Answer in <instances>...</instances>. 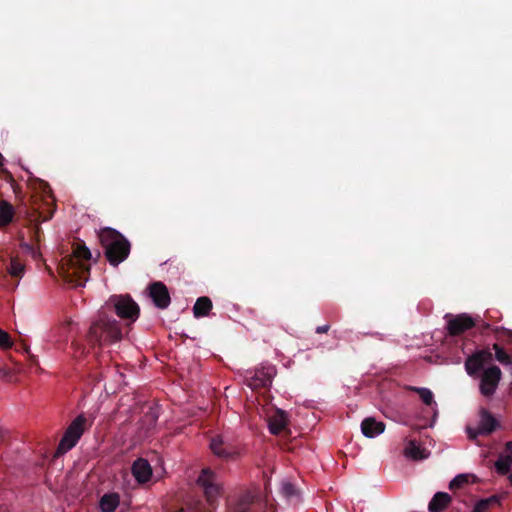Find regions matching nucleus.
<instances>
[{
	"label": "nucleus",
	"instance_id": "nucleus-1",
	"mask_svg": "<svg viewBox=\"0 0 512 512\" xmlns=\"http://www.w3.org/2000/svg\"><path fill=\"white\" fill-rule=\"evenodd\" d=\"M122 331L119 322L105 314L92 322L86 334V343L92 349H100L103 346L120 341Z\"/></svg>",
	"mask_w": 512,
	"mask_h": 512
},
{
	"label": "nucleus",
	"instance_id": "nucleus-2",
	"mask_svg": "<svg viewBox=\"0 0 512 512\" xmlns=\"http://www.w3.org/2000/svg\"><path fill=\"white\" fill-rule=\"evenodd\" d=\"M98 237L104 249V255L111 266L117 267L129 257L131 243L117 230L110 227L102 228Z\"/></svg>",
	"mask_w": 512,
	"mask_h": 512
},
{
	"label": "nucleus",
	"instance_id": "nucleus-3",
	"mask_svg": "<svg viewBox=\"0 0 512 512\" xmlns=\"http://www.w3.org/2000/svg\"><path fill=\"white\" fill-rule=\"evenodd\" d=\"M90 258L91 252L86 245L83 242L76 243L72 255L62 259L61 268L66 280L77 286L83 285L90 274V266L83 263V260Z\"/></svg>",
	"mask_w": 512,
	"mask_h": 512
},
{
	"label": "nucleus",
	"instance_id": "nucleus-4",
	"mask_svg": "<svg viewBox=\"0 0 512 512\" xmlns=\"http://www.w3.org/2000/svg\"><path fill=\"white\" fill-rule=\"evenodd\" d=\"M108 308H112L116 315L129 323L135 322L140 314L139 305L129 294L112 295L106 302Z\"/></svg>",
	"mask_w": 512,
	"mask_h": 512
},
{
	"label": "nucleus",
	"instance_id": "nucleus-5",
	"mask_svg": "<svg viewBox=\"0 0 512 512\" xmlns=\"http://www.w3.org/2000/svg\"><path fill=\"white\" fill-rule=\"evenodd\" d=\"M86 429L87 418L83 414H80L69 424L65 430L58 445L56 455H63L75 447Z\"/></svg>",
	"mask_w": 512,
	"mask_h": 512
},
{
	"label": "nucleus",
	"instance_id": "nucleus-6",
	"mask_svg": "<svg viewBox=\"0 0 512 512\" xmlns=\"http://www.w3.org/2000/svg\"><path fill=\"white\" fill-rule=\"evenodd\" d=\"M216 479V474L210 468L203 469L197 479V483L202 487L206 500L211 508H215L217 498L221 493V486L217 483Z\"/></svg>",
	"mask_w": 512,
	"mask_h": 512
},
{
	"label": "nucleus",
	"instance_id": "nucleus-7",
	"mask_svg": "<svg viewBox=\"0 0 512 512\" xmlns=\"http://www.w3.org/2000/svg\"><path fill=\"white\" fill-rule=\"evenodd\" d=\"M444 318L447 320L446 329L450 336H459L475 327L477 323V319L467 313H461L455 316L446 314Z\"/></svg>",
	"mask_w": 512,
	"mask_h": 512
},
{
	"label": "nucleus",
	"instance_id": "nucleus-8",
	"mask_svg": "<svg viewBox=\"0 0 512 512\" xmlns=\"http://www.w3.org/2000/svg\"><path fill=\"white\" fill-rule=\"evenodd\" d=\"M502 378L501 369L492 365L483 370L480 378L479 389L483 396L491 397L496 392Z\"/></svg>",
	"mask_w": 512,
	"mask_h": 512
},
{
	"label": "nucleus",
	"instance_id": "nucleus-9",
	"mask_svg": "<svg viewBox=\"0 0 512 512\" xmlns=\"http://www.w3.org/2000/svg\"><path fill=\"white\" fill-rule=\"evenodd\" d=\"M499 427L498 420L486 408L479 411V423L476 429L467 428L468 437L470 439L477 438L478 435H489Z\"/></svg>",
	"mask_w": 512,
	"mask_h": 512
},
{
	"label": "nucleus",
	"instance_id": "nucleus-10",
	"mask_svg": "<svg viewBox=\"0 0 512 512\" xmlns=\"http://www.w3.org/2000/svg\"><path fill=\"white\" fill-rule=\"evenodd\" d=\"M493 354L489 349L477 350L465 360L464 366L466 373L471 377L479 375L485 364L492 361Z\"/></svg>",
	"mask_w": 512,
	"mask_h": 512
},
{
	"label": "nucleus",
	"instance_id": "nucleus-11",
	"mask_svg": "<svg viewBox=\"0 0 512 512\" xmlns=\"http://www.w3.org/2000/svg\"><path fill=\"white\" fill-rule=\"evenodd\" d=\"M273 375V367H261L255 369L253 372H248L245 380L247 385L252 389L267 388L272 383Z\"/></svg>",
	"mask_w": 512,
	"mask_h": 512
},
{
	"label": "nucleus",
	"instance_id": "nucleus-12",
	"mask_svg": "<svg viewBox=\"0 0 512 512\" xmlns=\"http://www.w3.org/2000/svg\"><path fill=\"white\" fill-rule=\"evenodd\" d=\"M149 297L159 309H166L171 302L170 294L166 285L160 281L149 285Z\"/></svg>",
	"mask_w": 512,
	"mask_h": 512
},
{
	"label": "nucleus",
	"instance_id": "nucleus-13",
	"mask_svg": "<svg viewBox=\"0 0 512 512\" xmlns=\"http://www.w3.org/2000/svg\"><path fill=\"white\" fill-rule=\"evenodd\" d=\"M210 449L215 456L224 460L232 459L236 455L234 446L224 442L220 435L212 437Z\"/></svg>",
	"mask_w": 512,
	"mask_h": 512
},
{
	"label": "nucleus",
	"instance_id": "nucleus-14",
	"mask_svg": "<svg viewBox=\"0 0 512 512\" xmlns=\"http://www.w3.org/2000/svg\"><path fill=\"white\" fill-rule=\"evenodd\" d=\"M131 471L139 483L148 482L152 476L151 465L144 458H137L132 464Z\"/></svg>",
	"mask_w": 512,
	"mask_h": 512
},
{
	"label": "nucleus",
	"instance_id": "nucleus-15",
	"mask_svg": "<svg viewBox=\"0 0 512 512\" xmlns=\"http://www.w3.org/2000/svg\"><path fill=\"white\" fill-rule=\"evenodd\" d=\"M230 512H259V509L255 505L254 496L246 492L239 497L236 504L231 507Z\"/></svg>",
	"mask_w": 512,
	"mask_h": 512
},
{
	"label": "nucleus",
	"instance_id": "nucleus-16",
	"mask_svg": "<svg viewBox=\"0 0 512 512\" xmlns=\"http://www.w3.org/2000/svg\"><path fill=\"white\" fill-rule=\"evenodd\" d=\"M362 433L369 438H373L385 430V424L381 421H376L372 417L365 418L361 423Z\"/></svg>",
	"mask_w": 512,
	"mask_h": 512
},
{
	"label": "nucleus",
	"instance_id": "nucleus-17",
	"mask_svg": "<svg viewBox=\"0 0 512 512\" xmlns=\"http://www.w3.org/2000/svg\"><path fill=\"white\" fill-rule=\"evenodd\" d=\"M288 425V418L285 411L278 409L269 419V430L273 435H279Z\"/></svg>",
	"mask_w": 512,
	"mask_h": 512
},
{
	"label": "nucleus",
	"instance_id": "nucleus-18",
	"mask_svg": "<svg viewBox=\"0 0 512 512\" xmlns=\"http://www.w3.org/2000/svg\"><path fill=\"white\" fill-rule=\"evenodd\" d=\"M451 496L446 492H437L428 504L430 512H442L451 502Z\"/></svg>",
	"mask_w": 512,
	"mask_h": 512
},
{
	"label": "nucleus",
	"instance_id": "nucleus-19",
	"mask_svg": "<svg viewBox=\"0 0 512 512\" xmlns=\"http://www.w3.org/2000/svg\"><path fill=\"white\" fill-rule=\"evenodd\" d=\"M212 309V301L209 297H199L193 307V313L196 318L205 317Z\"/></svg>",
	"mask_w": 512,
	"mask_h": 512
},
{
	"label": "nucleus",
	"instance_id": "nucleus-20",
	"mask_svg": "<svg viewBox=\"0 0 512 512\" xmlns=\"http://www.w3.org/2000/svg\"><path fill=\"white\" fill-rule=\"evenodd\" d=\"M120 502L119 495L116 493L105 494L100 499V509L102 512H114Z\"/></svg>",
	"mask_w": 512,
	"mask_h": 512
},
{
	"label": "nucleus",
	"instance_id": "nucleus-21",
	"mask_svg": "<svg viewBox=\"0 0 512 512\" xmlns=\"http://www.w3.org/2000/svg\"><path fill=\"white\" fill-rule=\"evenodd\" d=\"M404 454L413 460H422L427 457L425 449L421 448L414 440L408 442L404 449Z\"/></svg>",
	"mask_w": 512,
	"mask_h": 512
},
{
	"label": "nucleus",
	"instance_id": "nucleus-22",
	"mask_svg": "<svg viewBox=\"0 0 512 512\" xmlns=\"http://www.w3.org/2000/svg\"><path fill=\"white\" fill-rule=\"evenodd\" d=\"M13 216V206L5 200L0 201V227L7 226L12 221Z\"/></svg>",
	"mask_w": 512,
	"mask_h": 512
},
{
	"label": "nucleus",
	"instance_id": "nucleus-23",
	"mask_svg": "<svg viewBox=\"0 0 512 512\" xmlns=\"http://www.w3.org/2000/svg\"><path fill=\"white\" fill-rule=\"evenodd\" d=\"M512 466V456H504L501 454L495 462L496 471L501 475H506L510 472Z\"/></svg>",
	"mask_w": 512,
	"mask_h": 512
},
{
	"label": "nucleus",
	"instance_id": "nucleus-24",
	"mask_svg": "<svg viewBox=\"0 0 512 512\" xmlns=\"http://www.w3.org/2000/svg\"><path fill=\"white\" fill-rule=\"evenodd\" d=\"M493 350L495 351V358L500 364L504 366L512 364L511 356L504 350L502 346L495 343L493 344Z\"/></svg>",
	"mask_w": 512,
	"mask_h": 512
},
{
	"label": "nucleus",
	"instance_id": "nucleus-25",
	"mask_svg": "<svg viewBox=\"0 0 512 512\" xmlns=\"http://www.w3.org/2000/svg\"><path fill=\"white\" fill-rule=\"evenodd\" d=\"M411 390L418 393V395L420 396L423 403L426 404L427 406H430V405H432V403H434L433 393L428 388L412 387Z\"/></svg>",
	"mask_w": 512,
	"mask_h": 512
},
{
	"label": "nucleus",
	"instance_id": "nucleus-26",
	"mask_svg": "<svg viewBox=\"0 0 512 512\" xmlns=\"http://www.w3.org/2000/svg\"><path fill=\"white\" fill-rule=\"evenodd\" d=\"M468 483V478L464 474L457 475L449 484L450 489H456L462 487Z\"/></svg>",
	"mask_w": 512,
	"mask_h": 512
},
{
	"label": "nucleus",
	"instance_id": "nucleus-27",
	"mask_svg": "<svg viewBox=\"0 0 512 512\" xmlns=\"http://www.w3.org/2000/svg\"><path fill=\"white\" fill-rule=\"evenodd\" d=\"M12 344L13 343L11 341L10 335L7 332L0 329V348H2V349L11 348Z\"/></svg>",
	"mask_w": 512,
	"mask_h": 512
},
{
	"label": "nucleus",
	"instance_id": "nucleus-28",
	"mask_svg": "<svg viewBox=\"0 0 512 512\" xmlns=\"http://www.w3.org/2000/svg\"><path fill=\"white\" fill-rule=\"evenodd\" d=\"M23 272V265L19 262L12 260L10 263V273L15 277L21 276Z\"/></svg>",
	"mask_w": 512,
	"mask_h": 512
},
{
	"label": "nucleus",
	"instance_id": "nucleus-29",
	"mask_svg": "<svg viewBox=\"0 0 512 512\" xmlns=\"http://www.w3.org/2000/svg\"><path fill=\"white\" fill-rule=\"evenodd\" d=\"M489 508L490 505L487 504V501H485V499H481L475 504L472 512H486Z\"/></svg>",
	"mask_w": 512,
	"mask_h": 512
},
{
	"label": "nucleus",
	"instance_id": "nucleus-30",
	"mask_svg": "<svg viewBox=\"0 0 512 512\" xmlns=\"http://www.w3.org/2000/svg\"><path fill=\"white\" fill-rule=\"evenodd\" d=\"M485 501H487V504H489L491 507L492 505L499 504L500 498L497 495H492L488 498H485Z\"/></svg>",
	"mask_w": 512,
	"mask_h": 512
},
{
	"label": "nucleus",
	"instance_id": "nucleus-31",
	"mask_svg": "<svg viewBox=\"0 0 512 512\" xmlns=\"http://www.w3.org/2000/svg\"><path fill=\"white\" fill-rule=\"evenodd\" d=\"M284 492L286 495L290 496L294 494L295 488L291 483H286L283 486Z\"/></svg>",
	"mask_w": 512,
	"mask_h": 512
},
{
	"label": "nucleus",
	"instance_id": "nucleus-32",
	"mask_svg": "<svg viewBox=\"0 0 512 512\" xmlns=\"http://www.w3.org/2000/svg\"><path fill=\"white\" fill-rule=\"evenodd\" d=\"M0 378L9 380L11 378V371L9 369L0 367Z\"/></svg>",
	"mask_w": 512,
	"mask_h": 512
},
{
	"label": "nucleus",
	"instance_id": "nucleus-33",
	"mask_svg": "<svg viewBox=\"0 0 512 512\" xmlns=\"http://www.w3.org/2000/svg\"><path fill=\"white\" fill-rule=\"evenodd\" d=\"M329 329H330L329 325L318 326L316 328V333H318V334L327 333L329 331Z\"/></svg>",
	"mask_w": 512,
	"mask_h": 512
},
{
	"label": "nucleus",
	"instance_id": "nucleus-34",
	"mask_svg": "<svg viewBox=\"0 0 512 512\" xmlns=\"http://www.w3.org/2000/svg\"><path fill=\"white\" fill-rule=\"evenodd\" d=\"M505 451L507 452L506 456H512V441L506 442Z\"/></svg>",
	"mask_w": 512,
	"mask_h": 512
},
{
	"label": "nucleus",
	"instance_id": "nucleus-35",
	"mask_svg": "<svg viewBox=\"0 0 512 512\" xmlns=\"http://www.w3.org/2000/svg\"><path fill=\"white\" fill-rule=\"evenodd\" d=\"M490 324L488 323H483L482 326H481V330L482 331H486V330H489L490 329Z\"/></svg>",
	"mask_w": 512,
	"mask_h": 512
},
{
	"label": "nucleus",
	"instance_id": "nucleus-36",
	"mask_svg": "<svg viewBox=\"0 0 512 512\" xmlns=\"http://www.w3.org/2000/svg\"><path fill=\"white\" fill-rule=\"evenodd\" d=\"M3 162H4V157L0 153V167L3 166Z\"/></svg>",
	"mask_w": 512,
	"mask_h": 512
},
{
	"label": "nucleus",
	"instance_id": "nucleus-37",
	"mask_svg": "<svg viewBox=\"0 0 512 512\" xmlns=\"http://www.w3.org/2000/svg\"><path fill=\"white\" fill-rule=\"evenodd\" d=\"M366 335L374 336L375 334H373V333H367Z\"/></svg>",
	"mask_w": 512,
	"mask_h": 512
},
{
	"label": "nucleus",
	"instance_id": "nucleus-38",
	"mask_svg": "<svg viewBox=\"0 0 512 512\" xmlns=\"http://www.w3.org/2000/svg\"><path fill=\"white\" fill-rule=\"evenodd\" d=\"M0 512H2V510L0 509Z\"/></svg>",
	"mask_w": 512,
	"mask_h": 512
}]
</instances>
